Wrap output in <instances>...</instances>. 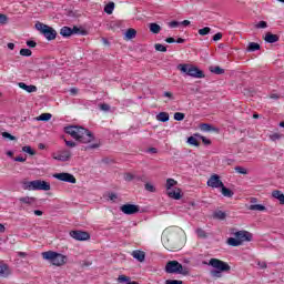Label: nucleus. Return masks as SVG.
<instances>
[{"label": "nucleus", "instance_id": "9d476101", "mask_svg": "<svg viewBox=\"0 0 284 284\" xmlns=\"http://www.w3.org/2000/svg\"><path fill=\"white\" fill-rule=\"evenodd\" d=\"M206 185L213 189L223 187V181H221V176H219V174H213L207 180Z\"/></svg>", "mask_w": 284, "mask_h": 284}, {"label": "nucleus", "instance_id": "aec40b11", "mask_svg": "<svg viewBox=\"0 0 284 284\" xmlns=\"http://www.w3.org/2000/svg\"><path fill=\"white\" fill-rule=\"evenodd\" d=\"M273 199L280 201L281 205H284V194L282 191L275 190L272 192Z\"/></svg>", "mask_w": 284, "mask_h": 284}, {"label": "nucleus", "instance_id": "bf43d9fd", "mask_svg": "<svg viewBox=\"0 0 284 284\" xmlns=\"http://www.w3.org/2000/svg\"><path fill=\"white\" fill-rule=\"evenodd\" d=\"M201 139H202V142L204 143V145H211L212 144V141L207 140V138L201 136Z\"/></svg>", "mask_w": 284, "mask_h": 284}, {"label": "nucleus", "instance_id": "c756f323", "mask_svg": "<svg viewBox=\"0 0 284 284\" xmlns=\"http://www.w3.org/2000/svg\"><path fill=\"white\" fill-rule=\"evenodd\" d=\"M209 70L213 74H225V69H222L221 67H210Z\"/></svg>", "mask_w": 284, "mask_h": 284}, {"label": "nucleus", "instance_id": "6e6d98bb", "mask_svg": "<svg viewBox=\"0 0 284 284\" xmlns=\"http://www.w3.org/2000/svg\"><path fill=\"white\" fill-rule=\"evenodd\" d=\"M8 22V16L0 13V23H7Z\"/></svg>", "mask_w": 284, "mask_h": 284}, {"label": "nucleus", "instance_id": "c9c22d12", "mask_svg": "<svg viewBox=\"0 0 284 284\" xmlns=\"http://www.w3.org/2000/svg\"><path fill=\"white\" fill-rule=\"evenodd\" d=\"M176 181L174 179H168L166 180V190L168 192L172 190V187H174V185H176Z\"/></svg>", "mask_w": 284, "mask_h": 284}, {"label": "nucleus", "instance_id": "603ef678", "mask_svg": "<svg viewBox=\"0 0 284 284\" xmlns=\"http://www.w3.org/2000/svg\"><path fill=\"white\" fill-rule=\"evenodd\" d=\"M180 26H181V22L179 21L169 22V28H179Z\"/></svg>", "mask_w": 284, "mask_h": 284}, {"label": "nucleus", "instance_id": "c85d7f7f", "mask_svg": "<svg viewBox=\"0 0 284 284\" xmlns=\"http://www.w3.org/2000/svg\"><path fill=\"white\" fill-rule=\"evenodd\" d=\"M168 196L170 199H175V201H179L181 199V192L180 191H168Z\"/></svg>", "mask_w": 284, "mask_h": 284}, {"label": "nucleus", "instance_id": "864d4df0", "mask_svg": "<svg viewBox=\"0 0 284 284\" xmlns=\"http://www.w3.org/2000/svg\"><path fill=\"white\" fill-rule=\"evenodd\" d=\"M223 39V33L217 32L213 36V41H221Z\"/></svg>", "mask_w": 284, "mask_h": 284}, {"label": "nucleus", "instance_id": "338daca9", "mask_svg": "<svg viewBox=\"0 0 284 284\" xmlns=\"http://www.w3.org/2000/svg\"><path fill=\"white\" fill-rule=\"evenodd\" d=\"M164 97H166L168 99H174V97L172 95V92H164Z\"/></svg>", "mask_w": 284, "mask_h": 284}, {"label": "nucleus", "instance_id": "e433bc0d", "mask_svg": "<svg viewBox=\"0 0 284 284\" xmlns=\"http://www.w3.org/2000/svg\"><path fill=\"white\" fill-rule=\"evenodd\" d=\"M104 12H106V14H112V12H114V2H110L109 4H106L104 8Z\"/></svg>", "mask_w": 284, "mask_h": 284}, {"label": "nucleus", "instance_id": "58836bf2", "mask_svg": "<svg viewBox=\"0 0 284 284\" xmlns=\"http://www.w3.org/2000/svg\"><path fill=\"white\" fill-rule=\"evenodd\" d=\"M283 138H284V135L281 133H273L270 135L271 141H281V139H283Z\"/></svg>", "mask_w": 284, "mask_h": 284}, {"label": "nucleus", "instance_id": "680f3d73", "mask_svg": "<svg viewBox=\"0 0 284 284\" xmlns=\"http://www.w3.org/2000/svg\"><path fill=\"white\" fill-rule=\"evenodd\" d=\"M257 265L261 270H265L267 267V263L265 262H258Z\"/></svg>", "mask_w": 284, "mask_h": 284}, {"label": "nucleus", "instance_id": "4468645a", "mask_svg": "<svg viewBox=\"0 0 284 284\" xmlns=\"http://www.w3.org/2000/svg\"><path fill=\"white\" fill-rule=\"evenodd\" d=\"M71 156H72V153L69 150H64V151H61L60 153H58L57 155H53V159L55 161L65 162V161H70Z\"/></svg>", "mask_w": 284, "mask_h": 284}, {"label": "nucleus", "instance_id": "bb28decb", "mask_svg": "<svg viewBox=\"0 0 284 284\" xmlns=\"http://www.w3.org/2000/svg\"><path fill=\"white\" fill-rule=\"evenodd\" d=\"M136 37V30L135 29H128L125 32V39L132 40Z\"/></svg>", "mask_w": 284, "mask_h": 284}, {"label": "nucleus", "instance_id": "a878e982", "mask_svg": "<svg viewBox=\"0 0 284 284\" xmlns=\"http://www.w3.org/2000/svg\"><path fill=\"white\" fill-rule=\"evenodd\" d=\"M149 28L153 34H159V32H161V26H159L158 23H150Z\"/></svg>", "mask_w": 284, "mask_h": 284}, {"label": "nucleus", "instance_id": "f8f14e48", "mask_svg": "<svg viewBox=\"0 0 284 284\" xmlns=\"http://www.w3.org/2000/svg\"><path fill=\"white\" fill-rule=\"evenodd\" d=\"M70 237L74 239L75 241H88L90 240V233L85 231H71Z\"/></svg>", "mask_w": 284, "mask_h": 284}, {"label": "nucleus", "instance_id": "f03ea898", "mask_svg": "<svg viewBox=\"0 0 284 284\" xmlns=\"http://www.w3.org/2000/svg\"><path fill=\"white\" fill-rule=\"evenodd\" d=\"M64 132L70 134L75 141H80V143H92L94 141V134L82 126L70 125L64 128Z\"/></svg>", "mask_w": 284, "mask_h": 284}, {"label": "nucleus", "instance_id": "423d86ee", "mask_svg": "<svg viewBox=\"0 0 284 284\" xmlns=\"http://www.w3.org/2000/svg\"><path fill=\"white\" fill-rule=\"evenodd\" d=\"M178 70L186 74V77H192V79H205V73L192 64H179Z\"/></svg>", "mask_w": 284, "mask_h": 284}, {"label": "nucleus", "instance_id": "774afa93", "mask_svg": "<svg viewBox=\"0 0 284 284\" xmlns=\"http://www.w3.org/2000/svg\"><path fill=\"white\" fill-rule=\"evenodd\" d=\"M71 94L75 95L78 94L79 90L77 88L70 89Z\"/></svg>", "mask_w": 284, "mask_h": 284}, {"label": "nucleus", "instance_id": "4c0bfd02", "mask_svg": "<svg viewBox=\"0 0 284 284\" xmlns=\"http://www.w3.org/2000/svg\"><path fill=\"white\" fill-rule=\"evenodd\" d=\"M154 48H155L156 52H168V47H165V45H163L161 43H156L154 45Z\"/></svg>", "mask_w": 284, "mask_h": 284}, {"label": "nucleus", "instance_id": "13d9d810", "mask_svg": "<svg viewBox=\"0 0 284 284\" xmlns=\"http://www.w3.org/2000/svg\"><path fill=\"white\" fill-rule=\"evenodd\" d=\"M65 145L68 148H77V143L74 141H65Z\"/></svg>", "mask_w": 284, "mask_h": 284}, {"label": "nucleus", "instance_id": "6e6552de", "mask_svg": "<svg viewBox=\"0 0 284 284\" xmlns=\"http://www.w3.org/2000/svg\"><path fill=\"white\" fill-rule=\"evenodd\" d=\"M36 30L41 32V34H43L47 41H54V39H57V30H54L52 27L48 24L37 22Z\"/></svg>", "mask_w": 284, "mask_h": 284}, {"label": "nucleus", "instance_id": "ea45409f", "mask_svg": "<svg viewBox=\"0 0 284 284\" xmlns=\"http://www.w3.org/2000/svg\"><path fill=\"white\" fill-rule=\"evenodd\" d=\"M173 119L175 121H183V119H185V113L175 112L174 115H173Z\"/></svg>", "mask_w": 284, "mask_h": 284}, {"label": "nucleus", "instance_id": "dca6fc26", "mask_svg": "<svg viewBox=\"0 0 284 284\" xmlns=\"http://www.w3.org/2000/svg\"><path fill=\"white\" fill-rule=\"evenodd\" d=\"M131 255L133 256V258H135L140 263H143V261H145V252L143 251L135 250L131 253Z\"/></svg>", "mask_w": 284, "mask_h": 284}, {"label": "nucleus", "instance_id": "6ab92c4d", "mask_svg": "<svg viewBox=\"0 0 284 284\" xmlns=\"http://www.w3.org/2000/svg\"><path fill=\"white\" fill-rule=\"evenodd\" d=\"M264 40L266 41V43H276L278 41V36L267 32Z\"/></svg>", "mask_w": 284, "mask_h": 284}, {"label": "nucleus", "instance_id": "0e129e2a", "mask_svg": "<svg viewBox=\"0 0 284 284\" xmlns=\"http://www.w3.org/2000/svg\"><path fill=\"white\" fill-rule=\"evenodd\" d=\"M71 31H72V34H79L80 29H79V27H73V28H71Z\"/></svg>", "mask_w": 284, "mask_h": 284}, {"label": "nucleus", "instance_id": "393cba45", "mask_svg": "<svg viewBox=\"0 0 284 284\" xmlns=\"http://www.w3.org/2000/svg\"><path fill=\"white\" fill-rule=\"evenodd\" d=\"M256 50H261V44L256 42H250L247 45V51L248 52H256Z\"/></svg>", "mask_w": 284, "mask_h": 284}, {"label": "nucleus", "instance_id": "ddd939ff", "mask_svg": "<svg viewBox=\"0 0 284 284\" xmlns=\"http://www.w3.org/2000/svg\"><path fill=\"white\" fill-rule=\"evenodd\" d=\"M234 236L242 245L245 243V241H252V233L247 231L235 232Z\"/></svg>", "mask_w": 284, "mask_h": 284}, {"label": "nucleus", "instance_id": "20e7f679", "mask_svg": "<svg viewBox=\"0 0 284 284\" xmlns=\"http://www.w3.org/2000/svg\"><path fill=\"white\" fill-rule=\"evenodd\" d=\"M42 258H44V261H49L51 265H55L57 267H61V265H65V261H68V257L65 255L57 253L54 251L43 252Z\"/></svg>", "mask_w": 284, "mask_h": 284}, {"label": "nucleus", "instance_id": "e2e57ef3", "mask_svg": "<svg viewBox=\"0 0 284 284\" xmlns=\"http://www.w3.org/2000/svg\"><path fill=\"white\" fill-rule=\"evenodd\" d=\"M97 148H99V143L87 146V150H97Z\"/></svg>", "mask_w": 284, "mask_h": 284}, {"label": "nucleus", "instance_id": "5701e85b", "mask_svg": "<svg viewBox=\"0 0 284 284\" xmlns=\"http://www.w3.org/2000/svg\"><path fill=\"white\" fill-rule=\"evenodd\" d=\"M118 283H124V284H139L138 282H132L130 281V277L125 276V275H120L118 277Z\"/></svg>", "mask_w": 284, "mask_h": 284}, {"label": "nucleus", "instance_id": "69168bd1", "mask_svg": "<svg viewBox=\"0 0 284 284\" xmlns=\"http://www.w3.org/2000/svg\"><path fill=\"white\" fill-rule=\"evenodd\" d=\"M165 42L166 43H176V40H174V38H166Z\"/></svg>", "mask_w": 284, "mask_h": 284}, {"label": "nucleus", "instance_id": "a211bd4d", "mask_svg": "<svg viewBox=\"0 0 284 284\" xmlns=\"http://www.w3.org/2000/svg\"><path fill=\"white\" fill-rule=\"evenodd\" d=\"M221 189V194L222 196H225L226 199H232V196H234V192L230 189H227V186H225V184H222Z\"/></svg>", "mask_w": 284, "mask_h": 284}, {"label": "nucleus", "instance_id": "4be33fe9", "mask_svg": "<svg viewBox=\"0 0 284 284\" xmlns=\"http://www.w3.org/2000/svg\"><path fill=\"white\" fill-rule=\"evenodd\" d=\"M248 210L252 212H265L266 207L263 204H251L248 206Z\"/></svg>", "mask_w": 284, "mask_h": 284}, {"label": "nucleus", "instance_id": "c03bdc74", "mask_svg": "<svg viewBox=\"0 0 284 284\" xmlns=\"http://www.w3.org/2000/svg\"><path fill=\"white\" fill-rule=\"evenodd\" d=\"M144 190H146V192H156V187H154L153 185H152V183H146L145 185H144Z\"/></svg>", "mask_w": 284, "mask_h": 284}, {"label": "nucleus", "instance_id": "49530a36", "mask_svg": "<svg viewBox=\"0 0 284 284\" xmlns=\"http://www.w3.org/2000/svg\"><path fill=\"white\" fill-rule=\"evenodd\" d=\"M235 172H237V174H247V169L243 166H235Z\"/></svg>", "mask_w": 284, "mask_h": 284}, {"label": "nucleus", "instance_id": "8fccbe9b", "mask_svg": "<svg viewBox=\"0 0 284 284\" xmlns=\"http://www.w3.org/2000/svg\"><path fill=\"white\" fill-rule=\"evenodd\" d=\"M124 181H128V182L134 181V174H132V173H125V174H124Z\"/></svg>", "mask_w": 284, "mask_h": 284}, {"label": "nucleus", "instance_id": "a18cd8bd", "mask_svg": "<svg viewBox=\"0 0 284 284\" xmlns=\"http://www.w3.org/2000/svg\"><path fill=\"white\" fill-rule=\"evenodd\" d=\"M196 234L200 239H206L207 234L205 233V231L203 229H197Z\"/></svg>", "mask_w": 284, "mask_h": 284}, {"label": "nucleus", "instance_id": "72a5a7b5", "mask_svg": "<svg viewBox=\"0 0 284 284\" xmlns=\"http://www.w3.org/2000/svg\"><path fill=\"white\" fill-rule=\"evenodd\" d=\"M52 119L51 113H42L37 118V121H50Z\"/></svg>", "mask_w": 284, "mask_h": 284}, {"label": "nucleus", "instance_id": "1a4fd4ad", "mask_svg": "<svg viewBox=\"0 0 284 284\" xmlns=\"http://www.w3.org/2000/svg\"><path fill=\"white\" fill-rule=\"evenodd\" d=\"M120 210L123 214L130 216L132 214H139V212H141V206L136 204H124L120 207Z\"/></svg>", "mask_w": 284, "mask_h": 284}, {"label": "nucleus", "instance_id": "39448f33", "mask_svg": "<svg viewBox=\"0 0 284 284\" xmlns=\"http://www.w3.org/2000/svg\"><path fill=\"white\" fill-rule=\"evenodd\" d=\"M166 274H182L187 276L190 274V267L183 266L179 261H169L165 265Z\"/></svg>", "mask_w": 284, "mask_h": 284}, {"label": "nucleus", "instance_id": "2f4dec72", "mask_svg": "<svg viewBox=\"0 0 284 284\" xmlns=\"http://www.w3.org/2000/svg\"><path fill=\"white\" fill-rule=\"evenodd\" d=\"M200 130H201L202 132H212V131H214L215 129L212 128V125L209 124V123H202V124H200Z\"/></svg>", "mask_w": 284, "mask_h": 284}, {"label": "nucleus", "instance_id": "0eeeda50", "mask_svg": "<svg viewBox=\"0 0 284 284\" xmlns=\"http://www.w3.org/2000/svg\"><path fill=\"white\" fill-rule=\"evenodd\" d=\"M22 187L23 190H29V191L42 190L44 192H49L50 183L43 180H34L30 182H23Z\"/></svg>", "mask_w": 284, "mask_h": 284}, {"label": "nucleus", "instance_id": "79ce46f5", "mask_svg": "<svg viewBox=\"0 0 284 284\" xmlns=\"http://www.w3.org/2000/svg\"><path fill=\"white\" fill-rule=\"evenodd\" d=\"M22 152H26L27 154H30L31 156H34V154H37V152H34V150H32L31 146H23Z\"/></svg>", "mask_w": 284, "mask_h": 284}, {"label": "nucleus", "instance_id": "2eb2a0df", "mask_svg": "<svg viewBox=\"0 0 284 284\" xmlns=\"http://www.w3.org/2000/svg\"><path fill=\"white\" fill-rule=\"evenodd\" d=\"M10 274H12L10 266L6 264L3 261H0V276L2 278H8Z\"/></svg>", "mask_w": 284, "mask_h": 284}, {"label": "nucleus", "instance_id": "a19ab883", "mask_svg": "<svg viewBox=\"0 0 284 284\" xmlns=\"http://www.w3.org/2000/svg\"><path fill=\"white\" fill-rule=\"evenodd\" d=\"M187 143H189L190 145H194L195 148H199V140H196V138H194V136H190V138L187 139Z\"/></svg>", "mask_w": 284, "mask_h": 284}, {"label": "nucleus", "instance_id": "f257e3e1", "mask_svg": "<svg viewBox=\"0 0 284 284\" xmlns=\"http://www.w3.org/2000/svg\"><path fill=\"white\" fill-rule=\"evenodd\" d=\"M183 231L179 227H169L162 233V243L169 252H176L183 247Z\"/></svg>", "mask_w": 284, "mask_h": 284}, {"label": "nucleus", "instance_id": "4d7b16f0", "mask_svg": "<svg viewBox=\"0 0 284 284\" xmlns=\"http://www.w3.org/2000/svg\"><path fill=\"white\" fill-rule=\"evenodd\" d=\"M27 45L28 48H37V42H34L33 40H28Z\"/></svg>", "mask_w": 284, "mask_h": 284}, {"label": "nucleus", "instance_id": "b1692460", "mask_svg": "<svg viewBox=\"0 0 284 284\" xmlns=\"http://www.w3.org/2000/svg\"><path fill=\"white\" fill-rule=\"evenodd\" d=\"M60 34H61V37H72V28H70V27H63V28L60 30Z\"/></svg>", "mask_w": 284, "mask_h": 284}, {"label": "nucleus", "instance_id": "473e14b6", "mask_svg": "<svg viewBox=\"0 0 284 284\" xmlns=\"http://www.w3.org/2000/svg\"><path fill=\"white\" fill-rule=\"evenodd\" d=\"M227 216V214H225V212L223 211H216L214 214H213V217L214 219H219V221H225V217Z\"/></svg>", "mask_w": 284, "mask_h": 284}, {"label": "nucleus", "instance_id": "f3484780", "mask_svg": "<svg viewBox=\"0 0 284 284\" xmlns=\"http://www.w3.org/2000/svg\"><path fill=\"white\" fill-rule=\"evenodd\" d=\"M19 88H21V90H24L26 92L32 93V92H37V85H28L24 82H19L18 83Z\"/></svg>", "mask_w": 284, "mask_h": 284}, {"label": "nucleus", "instance_id": "052dcab7", "mask_svg": "<svg viewBox=\"0 0 284 284\" xmlns=\"http://www.w3.org/2000/svg\"><path fill=\"white\" fill-rule=\"evenodd\" d=\"M14 161H17L18 163H26V158L17 156V158H14Z\"/></svg>", "mask_w": 284, "mask_h": 284}, {"label": "nucleus", "instance_id": "de8ad7c7", "mask_svg": "<svg viewBox=\"0 0 284 284\" xmlns=\"http://www.w3.org/2000/svg\"><path fill=\"white\" fill-rule=\"evenodd\" d=\"M3 139H10V141H16L17 138L8 132H2Z\"/></svg>", "mask_w": 284, "mask_h": 284}, {"label": "nucleus", "instance_id": "3c124183", "mask_svg": "<svg viewBox=\"0 0 284 284\" xmlns=\"http://www.w3.org/2000/svg\"><path fill=\"white\" fill-rule=\"evenodd\" d=\"M165 284H183V281H180V280H166Z\"/></svg>", "mask_w": 284, "mask_h": 284}, {"label": "nucleus", "instance_id": "f704fd0d", "mask_svg": "<svg viewBox=\"0 0 284 284\" xmlns=\"http://www.w3.org/2000/svg\"><path fill=\"white\" fill-rule=\"evenodd\" d=\"M197 32L200 37H206V34H210V32H212V29L210 27H205L200 29Z\"/></svg>", "mask_w": 284, "mask_h": 284}, {"label": "nucleus", "instance_id": "37998d69", "mask_svg": "<svg viewBox=\"0 0 284 284\" xmlns=\"http://www.w3.org/2000/svg\"><path fill=\"white\" fill-rule=\"evenodd\" d=\"M21 57H32V50L30 49H21L20 50Z\"/></svg>", "mask_w": 284, "mask_h": 284}, {"label": "nucleus", "instance_id": "7ed1b4c3", "mask_svg": "<svg viewBox=\"0 0 284 284\" xmlns=\"http://www.w3.org/2000/svg\"><path fill=\"white\" fill-rule=\"evenodd\" d=\"M209 265L214 268L211 271V276H214L215 278H221L223 272H230V270H232L230 264L214 257L209 261Z\"/></svg>", "mask_w": 284, "mask_h": 284}, {"label": "nucleus", "instance_id": "412c9836", "mask_svg": "<svg viewBox=\"0 0 284 284\" xmlns=\"http://www.w3.org/2000/svg\"><path fill=\"white\" fill-rule=\"evenodd\" d=\"M156 121H161V123H168V121H170V113H168V112H160L156 115Z\"/></svg>", "mask_w": 284, "mask_h": 284}, {"label": "nucleus", "instance_id": "09e8293b", "mask_svg": "<svg viewBox=\"0 0 284 284\" xmlns=\"http://www.w3.org/2000/svg\"><path fill=\"white\" fill-rule=\"evenodd\" d=\"M100 110H102V112H110V104H106V103L100 104Z\"/></svg>", "mask_w": 284, "mask_h": 284}, {"label": "nucleus", "instance_id": "9b49d317", "mask_svg": "<svg viewBox=\"0 0 284 284\" xmlns=\"http://www.w3.org/2000/svg\"><path fill=\"white\" fill-rule=\"evenodd\" d=\"M53 179H58V181H64V183H77V178L70 173H55L53 174Z\"/></svg>", "mask_w": 284, "mask_h": 284}, {"label": "nucleus", "instance_id": "7c9ffc66", "mask_svg": "<svg viewBox=\"0 0 284 284\" xmlns=\"http://www.w3.org/2000/svg\"><path fill=\"white\" fill-rule=\"evenodd\" d=\"M227 244L231 245L232 247H239V245H242L241 241L237 240L236 237H230L227 240Z\"/></svg>", "mask_w": 284, "mask_h": 284}, {"label": "nucleus", "instance_id": "cd10ccee", "mask_svg": "<svg viewBox=\"0 0 284 284\" xmlns=\"http://www.w3.org/2000/svg\"><path fill=\"white\" fill-rule=\"evenodd\" d=\"M20 203H24L26 205H32L34 203L36 199L30 196H24L19 199Z\"/></svg>", "mask_w": 284, "mask_h": 284}, {"label": "nucleus", "instance_id": "5fc2aeb1", "mask_svg": "<svg viewBox=\"0 0 284 284\" xmlns=\"http://www.w3.org/2000/svg\"><path fill=\"white\" fill-rule=\"evenodd\" d=\"M256 28H258V29H265V28H267V22H265V21H260V22L256 24Z\"/></svg>", "mask_w": 284, "mask_h": 284}]
</instances>
